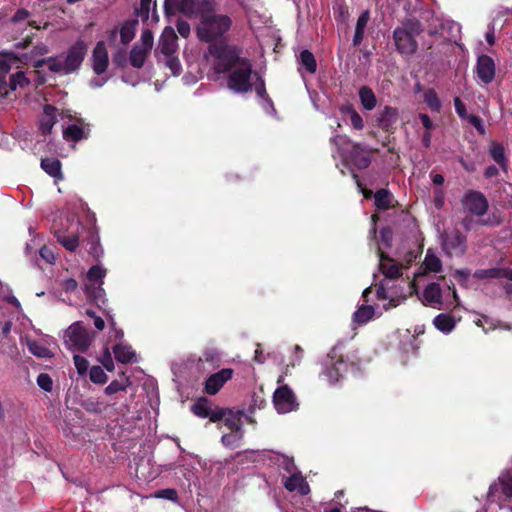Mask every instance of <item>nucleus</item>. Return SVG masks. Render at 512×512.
<instances>
[{"label": "nucleus", "mask_w": 512, "mask_h": 512, "mask_svg": "<svg viewBox=\"0 0 512 512\" xmlns=\"http://www.w3.org/2000/svg\"><path fill=\"white\" fill-rule=\"evenodd\" d=\"M255 75L257 76V81H256V84H255V92H256V94L260 98L265 100L267 103H269L271 106H273V101L269 97V95H268V93L266 91V86H265L264 79L261 76L257 75V73H255Z\"/></svg>", "instance_id": "50"}, {"label": "nucleus", "mask_w": 512, "mask_h": 512, "mask_svg": "<svg viewBox=\"0 0 512 512\" xmlns=\"http://www.w3.org/2000/svg\"><path fill=\"white\" fill-rule=\"evenodd\" d=\"M103 283H86L85 294L89 301L96 304L99 308L106 306L105 290L102 287Z\"/></svg>", "instance_id": "21"}, {"label": "nucleus", "mask_w": 512, "mask_h": 512, "mask_svg": "<svg viewBox=\"0 0 512 512\" xmlns=\"http://www.w3.org/2000/svg\"><path fill=\"white\" fill-rule=\"evenodd\" d=\"M137 20L126 21L121 29H120V39L122 44L127 45L132 41L135 36V27L137 25Z\"/></svg>", "instance_id": "39"}, {"label": "nucleus", "mask_w": 512, "mask_h": 512, "mask_svg": "<svg viewBox=\"0 0 512 512\" xmlns=\"http://www.w3.org/2000/svg\"><path fill=\"white\" fill-rule=\"evenodd\" d=\"M488 152L494 162L499 165V168L503 172H507L509 168V160L505 154L503 144L497 141H491Z\"/></svg>", "instance_id": "22"}, {"label": "nucleus", "mask_w": 512, "mask_h": 512, "mask_svg": "<svg viewBox=\"0 0 512 512\" xmlns=\"http://www.w3.org/2000/svg\"><path fill=\"white\" fill-rule=\"evenodd\" d=\"M342 115L349 116L350 123L356 130H362L364 128V122L361 115L354 109L351 104H345L339 108Z\"/></svg>", "instance_id": "32"}, {"label": "nucleus", "mask_w": 512, "mask_h": 512, "mask_svg": "<svg viewBox=\"0 0 512 512\" xmlns=\"http://www.w3.org/2000/svg\"><path fill=\"white\" fill-rule=\"evenodd\" d=\"M376 296L378 299L380 300H386V299H389V302H388V305L385 306V309H389V308H393V307H396L398 304H399V300L395 297H391L389 294H388V291L387 289L383 286V285H380L377 289H376Z\"/></svg>", "instance_id": "52"}, {"label": "nucleus", "mask_w": 512, "mask_h": 512, "mask_svg": "<svg viewBox=\"0 0 512 512\" xmlns=\"http://www.w3.org/2000/svg\"><path fill=\"white\" fill-rule=\"evenodd\" d=\"M150 51L141 48L138 44H135L131 51L129 56L130 64L137 69H140L144 66L145 60L148 56Z\"/></svg>", "instance_id": "34"}, {"label": "nucleus", "mask_w": 512, "mask_h": 512, "mask_svg": "<svg viewBox=\"0 0 512 512\" xmlns=\"http://www.w3.org/2000/svg\"><path fill=\"white\" fill-rule=\"evenodd\" d=\"M227 79L229 89L235 93H247L252 90L251 76L253 74L252 63L247 59L241 60V64L234 67Z\"/></svg>", "instance_id": "5"}, {"label": "nucleus", "mask_w": 512, "mask_h": 512, "mask_svg": "<svg viewBox=\"0 0 512 512\" xmlns=\"http://www.w3.org/2000/svg\"><path fill=\"white\" fill-rule=\"evenodd\" d=\"M130 385V381L128 378H125L122 381L113 380L110 384L105 388L104 392L106 395H113L121 391H126Z\"/></svg>", "instance_id": "47"}, {"label": "nucleus", "mask_w": 512, "mask_h": 512, "mask_svg": "<svg viewBox=\"0 0 512 512\" xmlns=\"http://www.w3.org/2000/svg\"><path fill=\"white\" fill-rule=\"evenodd\" d=\"M94 333H90L82 321L71 324L64 334V341L70 350L86 352L92 342Z\"/></svg>", "instance_id": "6"}, {"label": "nucleus", "mask_w": 512, "mask_h": 512, "mask_svg": "<svg viewBox=\"0 0 512 512\" xmlns=\"http://www.w3.org/2000/svg\"><path fill=\"white\" fill-rule=\"evenodd\" d=\"M10 92L8 76L0 72V99H5Z\"/></svg>", "instance_id": "63"}, {"label": "nucleus", "mask_w": 512, "mask_h": 512, "mask_svg": "<svg viewBox=\"0 0 512 512\" xmlns=\"http://www.w3.org/2000/svg\"><path fill=\"white\" fill-rule=\"evenodd\" d=\"M157 50L163 56L175 54L177 50V35L171 27L164 29L158 44Z\"/></svg>", "instance_id": "19"}, {"label": "nucleus", "mask_w": 512, "mask_h": 512, "mask_svg": "<svg viewBox=\"0 0 512 512\" xmlns=\"http://www.w3.org/2000/svg\"><path fill=\"white\" fill-rule=\"evenodd\" d=\"M461 204L466 212L477 217L484 216L489 209L486 196L482 192L473 189L465 192Z\"/></svg>", "instance_id": "8"}, {"label": "nucleus", "mask_w": 512, "mask_h": 512, "mask_svg": "<svg viewBox=\"0 0 512 512\" xmlns=\"http://www.w3.org/2000/svg\"><path fill=\"white\" fill-rule=\"evenodd\" d=\"M399 119V111L392 106H384L377 112L376 126L382 131L393 134L396 130L395 124Z\"/></svg>", "instance_id": "13"}, {"label": "nucleus", "mask_w": 512, "mask_h": 512, "mask_svg": "<svg viewBox=\"0 0 512 512\" xmlns=\"http://www.w3.org/2000/svg\"><path fill=\"white\" fill-rule=\"evenodd\" d=\"M74 365L77 369V372L80 376H84L87 374L89 370V362L88 360L80 355H74L73 357Z\"/></svg>", "instance_id": "55"}, {"label": "nucleus", "mask_w": 512, "mask_h": 512, "mask_svg": "<svg viewBox=\"0 0 512 512\" xmlns=\"http://www.w3.org/2000/svg\"><path fill=\"white\" fill-rule=\"evenodd\" d=\"M241 416V411L235 414L231 409H226V415L222 420L231 431L239 432L241 430Z\"/></svg>", "instance_id": "37"}, {"label": "nucleus", "mask_w": 512, "mask_h": 512, "mask_svg": "<svg viewBox=\"0 0 512 512\" xmlns=\"http://www.w3.org/2000/svg\"><path fill=\"white\" fill-rule=\"evenodd\" d=\"M283 485L289 492L297 490L301 495H305L309 491V486L300 472L293 473L285 478Z\"/></svg>", "instance_id": "23"}, {"label": "nucleus", "mask_w": 512, "mask_h": 512, "mask_svg": "<svg viewBox=\"0 0 512 512\" xmlns=\"http://www.w3.org/2000/svg\"><path fill=\"white\" fill-rule=\"evenodd\" d=\"M281 466L289 474H293V473L297 472L296 471L297 467L294 463L293 458H289L288 456H283V461L281 463Z\"/></svg>", "instance_id": "64"}, {"label": "nucleus", "mask_w": 512, "mask_h": 512, "mask_svg": "<svg viewBox=\"0 0 512 512\" xmlns=\"http://www.w3.org/2000/svg\"><path fill=\"white\" fill-rule=\"evenodd\" d=\"M424 300L430 304H440L442 298V290L438 283L432 282L428 284L423 291Z\"/></svg>", "instance_id": "30"}, {"label": "nucleus", "mask_w": 512, "mask_h": 512, "mask_svg": "<svg viewBox=\"0 0 512 512\" xmlns=\"http://www.w3.org/2000/svg\"><path fill=\"white\" fill-rule=\"evenodd\" d=\"M208 50L217 60L215 71L218 74H225L231 71L234 67L241 64V60L245 59L241 57L242 48L237 45L228 44L227 41L209 45Z\"/></svg>", "instance_id": "3"}, {"label": "nucleus", "mask_w": 512, "mask_h": 512, "mask_svg": "<svg viewBox=\"0 0 512 512\" xmlns=\"http://www.w3.org/2000/svg\"><path fill=\"white\" fill-rule=\"evenodd\" d=\"M191 411L199 418H208L211 422L221 421L226 415V408L212 409L211 401L206 397H200L192 406Z\"/></svg>", "instance_id": "10"}, {"label": "nucleus", "mask_w": 512, "mask_h": 512, "mask_svg": "<svg viewBox=\"0 0 512 512\" xmlns=\"http://www.w3.org/2000/svg\"><path fill=\"white\" fill-rule=\"evenodd\" d=\"M216 0H181L178 3V11L189 17H198L195 27L197 38L204 43L213 45L218 42H226L233 26V19L217 12Z\"/></svg>", "instance_id": "1"}, {"label": "nucleus", "mask_w": 512, "mask_h": 512, "mask_svg": "<svg viewBox=\"0 0 512 512\" xmlns=\"http://www.w3.org/2000/svg\"><path fill=\"white\" fill-rule=\"evenodd\" d=\"M466 119L472 126H474L480 135H484L486 133L484 122L480 116L471 114Z\"/></svg>", "instance_id": "58"}, {"label": "nucleus", "mask_w": 512, "mask_h": 512, "mask_svg": "<svg viewBox=\"0 0 512 512\" xmlns=\"http://www.w3.org/2000/svg\"><path fill=\"white\" fill-rule=\"evenodd\" d=\"M499 485L505 501H512V476L507 474L499 477Z\"/></svg>", "instance_id": "46"}, {"label": "nucleus", "mask_w": 512, "mask_h": 512, "mask_svg": "<svg viewBox=\"0 0 512 512\" xmlns=\"http://www.w3.org/2000/svg\"><path fill=\"white\" fill-rule=\"evenodd\" d=\"M453 101H454L455 111L458 114V116L461 119H466L469 115L467 113V109H466V106L463 103V101L460 99V97H455Z\"/></svg>", "instance_id": "61"}, {"label": "nucleus", "mask_w": 512, "mask_h": 512, "mask_svg": "<svg viewBox=\"0 0 512 512\" xmlns=\"http://www.w3.org/2000/svg\"><path fill=\"white\" fill-rule=\"evenodd\" d=\"M156 6V0H140V7L136 9V14L141 17L143 21H147L152 8L154 16L158 18V15L156 14Z\"/></svg>", "instance_id": "41"}, {"label": "nucleus", "mask_w": 512, "mask_h": 512, "mask_svg": "<svg viewBox=\"0 0 512 512\" xmlns=\"http://www.w3.org/2000/svg\"><path fill=\"white\" fill-rule=\"evenodd\" d=\"M80 406L89 413L100 414L105 409L102 402L94 398H87L81 401Z\"/></svg>", "instance_id": "45"}, {"label": "nucleus", "mask_w": 512, "mask_h": 512, "mask_svg": "<svg viewBox=\"0 0 512 512\" xmlns=\"http://www.w3.org/2000/svg\"><path fill=\"white\" fill-rule=\"evenodd\" d=\"M299 63L309 74H315L317 71V61L314 54L308 50L304 49L300 52L299 55Z\"/></svg>", "instance_id": "35"}, {"label": "nucleus", "mask_w": 512, "mask_h": 512, "mask_svg": "<svg viewBox=\"0 0 512 512\" xmlns=\"http://www.w3.org/2000/svg\"><path fill=\"white\" fill-rule=\"evenodd\" d=\"M360 102L365 110H372L376 107L377 99L375 93L369 86H362L359 89Z\"/></svg>", "instance_id": "33"}, {"label": "nucleus", "mask_w": 512, "mask_h": 512, "mask_svg": "<svg viewBox=\"0 0 512 512\" xmlns=\"http://www.w3.org/2000/svg\"><path fill=\"white\" fill-rule=\"evenodd\" d=\"M331 144L336 147L337 152L344 156L354 144L347 135L337 134L330 138Z\"/></svg>", "instance_id": "36"}, {"label": "nucleus", "mask_w": 512, "mask_h": 512, "mask_svg": "<svg viewBox=\"0 0 512 512\" xmlns=\"http://www.w3.org/2000/svg\"><path fill=\"white\" fill-rule=\"evenodd\" d=\"M37 385L45 392H51L53 389V380L47 373H40L37 376Z\"/></svg>", "instance_id": "54"}, {"label": "nucleus", "mask_w": 512, "mask_h": 512, "mask_svg": "<svg viewBox=\"0 0 512 512\" xmlns=\"http://www.w3.org/2000/svg\"><path fill=\"white\" fill-rule=\"evenodd\" d=\"M90 380L95 384H104L108 377L100 366H92L89 370Z\"/></svg>", "instance_id": "49"}, {"label": "nucleus", "mask_w": 512, "mask_h": 512, "mask_svg": "<svg viewBox=\"0 0 512 512\" xmlns=\"http://www.w3.org/2000/svg\"><path fill=\"white\" fill-rule=\"evenodd\" d=\"M423 100L433 112H440L442 104L436 91L433 88H429L425 91Z\"/></svg>", "instance_id": "40"}, {"label": "nucleus", "mask_w": 512, "mask_h": 512, "mask_svg": "<svg viewBox=\"0 0 512 512\" xmlns=\"http://www.w3.org/2000/svg\"><path fill=\"white\" fill-rule=\"evenodd\" d=\"M57 109L50 105L46 104L43 108V116L39 120V130L42 135L47 136L51 134L53 126L57 122L56 116Z\"/></svg>", "instance_id": "20"}, {"label": "nucleus", "mask_w": 512, "mask_h": 512, "mask_svg": "<svg viewBox=\"0 0 512 512\" xmlns=\"http://www.w3.org/2000/svg\"><path fill=\"white\" fill-rule=\"evenodd\" d=\"M57 241L68 251H75L79 246V236L76 233L66 234L61 231L55 233Z\"/></svg>", "instance_id": "29"}, {"label": "nucleus", "mask_w": 512, "mask_h": 512, "mask_svg": "<svg viewBox=\"0 0 512 512\" xmlns=\"http://www.w3.org/2000/svg\"><path fill=\"white\" fill-rule=\"evenodd\" d=\"M27 346H28L29 352L36 357H39V358L52 357L51 351L47 347H45L44 345L39 343L38 341H35V340L29 341L27 343Z\"/></svg>", "instance_id": "44"}, {"label": "nucleus", "mask_w": 512, "mask_h": 512, "mask_svg": "<svg viewBox=\"0 0 512 512\" xmlns=\"http://www.w3.org/2000/svg\"><path fill=\"white\" fill-rule=\"evenodd\" d=\"M165 57V66L169 68L174 76H178L181 74L182 66L179 61V58L175 56V54H171L170 56Z\"/></svg>", "instance_id": "51"}, {"label": "nucleus", "mask_w": 512, "mask_h": 512, "mask_svg": "<svg viewBox=\"0 0 512 512\" xmlns=\"http://www.w3.org/2000/svg\"><path fill=\"white\" fill-rule=\"evenodd\" d=\"M380 258L379 268L382 274L389 279H397L402 275V266L397 263L393 258L389 257L380 248L378 249Z\"/></svg>", "instance_id": "17"}, {"label": "nucleus", "mask_w": 512, "mask_h": 512, "mask_svg": "<svg viewBox=\"0 0 512 512\" xmlns=\"http://www.w3.org/2000/svg\"><path fill=\"white\" fill-rule=\"evenodd\" d=\"M443 250L449 256L461 257L467 251V237L459 229L442 235Z\"/></svg>", "instance_id": "9"}, {"label": "nucleus", "mask_w": 512, "mask_h": 512, "mask_svg": "<svg viewBox=\"0 0 512 512\" xmlns=\"http://www.w3.org/2000/svg\"><path fill=\"white\" fill-rule=\"evenodd\" d=\"M106 269L100 265H93L87 272L88 283H104L103 279L106 276Z\"/></svg>", "instance_id": "43"}, {"label": "nucleus", "mask_w": 512, "mask_h": 512, "mask_svg": "<svg viewBox=\"0 0 512 512\" xmlns=\"http://www.w3.org/2000/svg\"><path fill=\"white\" fill-rule=\"evenodd\" d=\"M82 245L95 261H99L104 255V250L100 244V237L95 228H89L87 235L82 239Z\"/></svg>", "instance_id": "16"}, {"label": "nucleus", "mask_w": 512, "mask_h": 512, "mask_svg": "<svg viewBox=\"0 0 512 512\" xmlns=\"http://www.w3.org/2000/svg\"><path fill=\"white\" fill-rule=\"evenodd\" d=\"M154 497L161 498V499H167V500L175 502L178 499V494L175 489L166 488V489L157 490L154 493Z\"/></svg>", "instance_id": "56"}, {"label": "nucleus", "mask_w": 512, "mask_h": 512, "mask_svg": "<svg viewBox=\"0 0 512 512\" xmlns=\"http://www.w3.org/2000/svg\"><path fill=\"white\" fill-rule=\"evenodd\" d=\"M503 269L502 268H489V269H480L474 273V277L478 279L485 278H502Z\"/></svg>", "instance_id": "48"}, {"label": "nucleus", "mask_w": 512, "mask_h": 512, "mask_svg": "<svg viewBox=\"0 0 512 512\" xmlns=\"http://www.w3.org/2000/svg\"><path fill=\"white\" fill-rule=\"evenodd\" d=\"M434 326L443 333L451 332L456 323L454 317L449 313H441L433 320Z\"/></svg>", "instance_id": "27"}, {"label": "nucleus", "mask_w": 512, "mask_h": 512, "mask_svg": "<svg viewBox=\"0 0 512 512\" xmlns=\"http://www.w3.org/2000/svg\"><path fill=\"white\" fill-rule=\"evenodd\" d=\"M343 349L344 346L342 344H337L328 354V361L325 363L322 375L330 383L338 382L346 372Z\"/></svg>", "instance_id": "7"}, {"label": "nucleus", "mask_w": 512, "mask_h": 512, "mask_svg": "<svg viewBox=\"0 0 512 512\" xmlns=\"http://www.w3.org/2000/svg\"><path fill=\"white\" fill-rule=\"evenodd\" d=\"M374 315V308L371 305L360 306L353 314V320L358 324H366L372 319Z\"/></svg>", "instance_id": "38"}, {"label": "nucleus", "mask_w": 512, "mask_h": 512, "mask_svg": "<svg viewBox=\"0 0 512 512\" xmlns=\"http://www.w3.org/2000/svg\"><path fill=\"white\" fill-rule=\"evenodd\" d=\"M153 33L151 30L146 29L141 34V45H139L141 48H144L148 51H151L153 47Z\"/></svg>", "instance_id": "59"}, {"label": "nucleus", "mask_w": 512, "mask_h": 512, "mask_svg": "<svg viewBox=\"0 0 512 512\" xmlns=\"http://www.w3.org/2000/svg\"><path fill=\"white\" fill-rule=\"evenodd\" d=\"M14 58L9 57V54L0 53V72L8 76L12 69V62Z\"/></svg>", "instance_id": "57"}, {"label": "nucleus", "mask_w": 512, "mask_h": 512, "mask_svg": "<svg viewBox=\"0 0 512 512\" xmlns=\"http://www.w3.org/2000/svg\"><path fill=\"white\" fill-rule=\"evenodd\" d=\"M113 353L115 359L123 364L130 363L135 357V352L132 350V347L122 343H118L113 347Z\"/></svg>", "instance_id": "28"}, {"label": "nucleus", "mask_w": 512, "mask_h": 512, "mask_svg": "<svg viewBox=\"0 0 512 512\" xmlns=\"http://www.w3.org/2000/svg\"><path fill=\"white\" fill-rule=\"evenodd\" d=\"M87 52L88 46L84 41L79 40L75 42L68 49L63 63L59 62L57 58H51L49 60V62H51L50 71L64 75L76 72L81 67Z\"/></svg>", "instance_id": "4"}, {"label": "nucleus", "mask_w": 512, "mask_h": 512, "mask_svg": "<svg viewBox=\"0 0 512 512\" xmlns=\"http://www.w3.org/2000/svg\"><path fill=\"white\" fill-rule=\"evenodd\" d=\"M424 31L422 23L416 18H409L393 31L396 51L403 56H412L418 49L416 38Z\"/></svg>", "instance_id": "2"}, {"label": "nucleus", "mask_w": 512, "mask_h": 512, "mask_svg": "<svg viewBox=\"0 0 512 512\" xmlns=\"http://www.w3.org/2000/svg\"><path fill=\"white\" fill-rule=\"evenodd\" d=\"M101 363L104 366V368L111 372L114 370V362L110 353V350L108 347L105 348L103 357L101 359Z\"/></svg>", "instance_id": "62"}, {"label": "nucleus", "mask_w": 512, "mask_h": 512, "mask_svg": "<svg viewBox=\"0 0 512 512\" xmlns=\"http://www.w3.org/2000/svg\"><path fill=\"white\" fill-rule=\"evenodd\" d=\"M273 403L279 413H288L298 407L295 394L287 385L280 386L275 390Z\"/></svg>", "instance_id": "11"}, {"label": "nucleus", "mask_w": 512, "mask_h": 512, "mask_svg": "<svg viewBox=\"0 0 512 512\" xmlns=\"http://www.w3.org/2000/svg\"><path fill=\"white\" fill-rule=\"evenodd\" d=\"M495 70V62L490 56L486 54L478 56L476 63V73L478 78L483 83L489 84L494 80Z\"/></svg>", "instance_id": "14"}, {"label": "nucleus", "mask_w": 512, "mask_h": 512, "mask_svg": "<svg viewBox=\"0 0 512 512\" xmlns=\"http://www.w3.org/2000/svg\"><path fill=\"white\" fill-rule=\"evenodd\" d=\"M348 158L352 164L360 170L366 169L371 164V153L360 143L352 144L349 149Z\"/></svg>", "instance_id": "15"}, {"label": "nucleus", "mask_w": 512, "mask_h": 512, "mask_svg": "<svg viewBox=\"0 0 512 512\" xmlns=\"http://www.w3.org/2000/svg\"><path fill=\"white\" fill-rule=\"evenodd\" d=\"M176 28L178 33L183 37L187 38L190 35L191 27L190 24L186 20L179 19L176 22Z\"/></svg>", "instance_id": "60"}, {"label": "nucleus", "mask_w": 512, "mask_h": 512, "mask_svg": "<svg viewBox=\"0 0 512 512\" xmlns=\"http://www.w3.org/2000/svg\"><path fill=\"white\" fill-rule=\"evenodd\" d=\"M8 82L10 91H15L18 87L24 88L30 83L23 71H17L14 74L8 75Z\"/></svg>", "instance_id": "42"}, {"label": "nucleus", "mask_w": 512, "mask_h": 512, "mask_svg": "<svg viewBox=\"0 0 512 512\" xmlns=\"http://www.w3.org/2000/svg\"><path fill=\"white\" fill-rule=\"evenodd\" d=\"M89 129L85 130L83 126L70 124L63 130V138L69 142H78L88 138Z\"/></svg>", "instance_id": "25"}, {"label": "nucleus", "mask_w": 512, "mask_h": 512, "mask_svg": "<svg viewBox=\"0 0 512 512\" xmlns=\"http://www.w3.org/2000/svg\"><path fill=\"white\" fill-rule=\"evenodd\" d=\"M40 167L55 181L63 180L62 163L55 157H45L41 159Z\"/></svg>", "instance_id": "24"}, {"label": "nucleus", "mask_w": 512, "mask_h": 512, "mask_svg": "<svg viewBox=\"0 0 512 512\" xmlns=\"http://www.w3.org/2000/svg\"><path fill=\"white\" fill-rule=\"evenodd\" d=\"M424 264L426 269L431 272H440L442 269L441 260L433 254L427 253Z\"/></svg>", "instance_id": "53"}, {"label": "nucleus", "mask_w": 512, "mask_h": 512, "mask_svg": "<svg viewBox=\"0 0 512 512\" xmlns=\"http://www.w3.org/2000/svg\"><path fill=\"white\" fill-rule=\"evenodd\" d=\"M374 204L378 210L386 211L392 207V194L387 189H379L374 194Z\"/></svg>", "instance_id": "31"}, {"label": "nucleus", "mask_w": 512, "mask_h": 512, "mask_svg": "<svg viewBox=\"0 0 512 512\" xmlns=\"http://www.w3.org/2000/svg\"><path fill=\"white\" fill-rule=\"evenodd\" d=\"M92 62V67L95 74L102 75L107 70L109 57L105 43L103 41L96 43L92 52Z\"/></svg>", "instance_id": "18"}, {"label": "nucleus", "mask_w": 512, "mask_h": 512, "mask_svg": "<svg viewBox=\"0 0 512 512\" xmlns=\"http://www.w3.org/2000/svg\"><path fill=\"white\" fill-rule=\"evenodd\" d=\"M234 370L232 368H223L208 376L204 383V392L208 395H216L222 387L232 379Z\"/></svg>", "instance_id": "12"}, {"label": "nucleus", "mask_w": 512, "mask_h": 512, "mask_svg": "<svg viewBox=\"0 0 512 512\" xmlns=\"http://www.w3.org/2000/svg\"><path fill=\"white\" fill-rule=\"evenodd\" d=\"M369 20H370V11L364 10L357 19L355 33L353 36V45L354 46H359L362 43V41L364 39V35H365V29H366V26H367V23L369 22Z\"/></svg>", "instance_id": "26"}]
</instances>
